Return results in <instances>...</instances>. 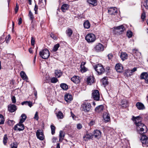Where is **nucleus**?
<instances>
[{"label":"nucleus","mask_w":148,"mask_h":148,"mask_svg":"<svg viewBox=\"0 0 148 148\" xmlns=\"http://www.w3.org/2000/svg\"><path fill=\"white\" fill-rule=\"evenodd\" d=\"M21 116L22 118L20 119L19 122L21 123H23L26 119L27 116L25 114H22Z\"/></svg>","instance_id":"nucleus-31"},{"label":"nucleus","mask_w":148,"mask_h":148,"mask_svg":"<svg viewBox=\"0 0 148 148\" xmlns=\"http://www.w3.org/2000/svg\"><path fill=\"white\" fill-rule=\"evenodd\" d=\"M114 29L118 30L117 31L120 34H122L125 30V28L123 25L114 27Z\"/></svg>","instance_id":"nucleus-12"},{"label":"nucleus","mask_w":148,"mask_h":148,"mask_svg":"<svg viewBox=\"0 0 148 148\" xmlns=\"http://www.w3.org/2000/svg\"><path fill=\"white\" fill-rule=\"evenodd\" d=\"M145 13L144 11L141 15V18L143 21H144L145 18Z\"/></svg>","instance_id":"nucleus-49"},{"label":"nucleus","mask_w":148,"mask_h":148,"mask_svg":"<svg viewBox=\"0 0 148 148\" xmlns=\"http://www.w3.org/2000/svg\"><path fill=\"white\" fill-rule=\"evenodd\" d=\"M38 9V8L36 5H35V7L34 8V10L35 11V14H37V11Z\"/></svg>","instance_id":"nucleus-58"},{"label":"nucleus","mask_w":148,"mask_h":148,"mask_svg":"<svg viewBox=\"0 0 148 148\" xmlns=\"http://www.w3.org/2000/svg\"><path fill=\"white\" fill-rule=\"evenodd\" d=\"M84 27L85 28L88 29L90 27V24L88 21H86L84 22Z\"/></svg>","instance_id":"nucleus-29"},{"label":"nucleus","mask_w":148,"mask_h":148,"mask_svg":"<svg viewBox=\"0 0 148 148\" xmlns=\"http://www.w3.org/2000/svg\"><path fill=\"white\" fill-rule=\"evenodd\" d=\"M93 135L95 138H99L101 136V132L99 130H95Z\"/></svg>","instance_id":"nucleus-18"},{"label":"nucleus","mask_w":148,"mask_h":148,"mask_svg":"<svg viewBox=\"0 0 148 148\" xmlns=\"http://www.w3.org/2000/svg\"><path fill=\"white\" fill-rule=\"evenodd\" d=\"M23 123H21L20 122L19 123L15 125L13 129L15 131H21L23 130L24 129V125L22 124Z\"/></svg>","instance_id":"nucleus-7"},{"label":"nucleus","mask_w":148,"mask_h":148,"mask_svg":"<svg viewBox=\"0 0 148 148\" xmlns=\"http://www.w3.org/2000/svg\"><path fill=\"white\" fill-rule=\"evenodd\" d=\"M71 80L75 84H78L80 82V79L79 76H74L71 78Z\"/></svg>","instance_id":"nucleus-16"},{"label":"nucleus","mask_w":148,"mask_h":148,"mask_svg":"<svg viewBox=\"0 0 148 148\" xmlns=\"http://www.w3.org/2000/svg\"><path fill=\"white\" fill-rule=\"evenodd\" d=\"M22 23V18H20L19 19L18 25H20Z\"/></svg>","instance_id":"nucleus-63"},{"label":"nucleus","mask_w":148,"mask_h":148,"mask_svg":"<svg viewBox=\"0 0 148 148\" xmlns=\"http://www.w3.org/2000/svg\"><path fill=\"white\" fill-rule=\"evenodd\" d=\"M18 145V144L16 142H14L12 143L11 144V148H17Z\"/></svg>","instance_id":"nucleus-36"},{"label":"nucleus","mask_w":148,"mask_h":148,"mask_svg":"<svg viewBox=\"0 0 148 148\" xmlns=\"http://www.w3.org/2000/svg\"><path fill=\"white\" fill-rule=\"evenodd\" d=\"M141 79H144L145 82L148 84V74L147 72L142 73L140 75Z\"/></svg>","instance_id":"nucleus-11"},{"label":"nucleus","mask_w":148,"mask_h":148,"mask_svg":"<svg viewBox=\"0 0 148 148\" xmlns=\"http://www.w3.org/2000/svg\"><path fill=\"white\" fill-rule=\"evenodd\" d=\"M16 109V106L14 105L10 104L8 106V110L11 112H14Z\"/></svg>","instance_id":"nucleus-13"},{"label":"nucleus","mask_w":148,"mask_h":148,"mask_svg":"<svg viewBox=\"0 0 148 148\" xmlns=\"http://www.w3.org/2000/svg\"><path fill=\"white\" fill-rule=\"evenodd\" d=\"M144 5L146 9L148 8V0H145V4Z\"/></svg>","instance_id":"nucleus-52"},{"label":"nucleus","mask_w":148,"mask_h":148,"mask_svg":"<svg viewBox=\"0 0 148 148\" xmlns=\"http://www.w3.org/2000/svg\"><path fill=\"white\" fill-rule=\"evenodd\" d=\"M61 87L64 90H67L68 88V86L65 84L62 83L60 84Z\"/></svg>","instance_id":"nucleus-33"},{"label":"nucleus","mask_w":148,"mask_h":148,"mask_svg":"<svg viewBox=\"0 0 148 148\" xmlns=\"http://www.w3.org/2000/svg\"><path fill=\"white\" fill-rule=\"evenodd\" d=\"M35 41L34 38L33 37H32L31 40V43L32 45H34L35 44Z\"/></svg>","instance_id":"nucleus-53"},{"label":"nucleus","mask_w":148,"mask_h":148,"mask_svg":"<svg viewBox=\"0 0 148 148\" xmlns=\"http://www.w3.org/2000/svg\"><path fill=\"white\" fill-rule=\"evenodd\" d=\"M143 147L148 146V138L145 135H143L140 139Z\"/></svg>","instance_id":"nucleus-6"},{"label":"nucleus","mask_w":148,"mask_h":148,"mask_svg":"<svg viewBox=\"0 0 148 148\" xmlns=\"http://www.w3.org/2000/svg\"><path fill=\"white\" fill-rule=\"evenodd\" d=\"M136 106L138 109L139 110H143L145 108L144 105L140 102H137L136 103Z\"/></svg>","instance_id":"nucleus-25"},{"label":"nucleus","mask_w":148,"mask_h":148,"mask_svg":"<svg viewBox=\"0 0 148 148\" xmlns=\"http://www.w3.org/2000/svg\"><path fill=\"white\" fill-rule=\"evenodd\" d=\"M126 73L127 75L128 76H130L133 74V73L131 72L130 70H127L126 72Z\"/></svg>","instance_id":"nucleus-43"},{"label":"nucleus","mask_w":148,"mask_h":148,"mask_svg":"<svg viewBox=\"0 0 148 148\" xmlns=\"http://www.w3.org/2000/svg\"><path fill=\"white\" fill-rule=\"evenodd\" d=\"M97 4V0H93V6H95Z\"/></svg>","instance_id":"nucleus-60"},{"label":"nucleus","mask_w":148,"mask_h":148,"mask_svg":"<svg viewBox=\"0 0 148 148\" xmlns=\"http://www.w3.org/2000/svg\"><path fill=\"white\" fill-rule=\"evenodd\" d=\"M104 109L103 106L101 105L96 107L95 109V111L97 113H99L102 112Z\"/></svg>","instance_id":"nucleus-19"},{"label":"nucleus","mask_w":148,"mask_h":148,"mask_svg":"<svg viewBox=\"0 0 148 148\" xmlns=\"http://www.w3.org/2000/svg\"><path fill=\"white\" fill-rule=\"evenodd\" d=\"M8 138L7 137V135L6 134L5 135L3 138V142L4 145H5L7 143Z\"/></svg>","instance_id":"nucleus-37"},{"label":"nucleus","mask_w":148,"mask_h":148,"mask_svg":"<svg viewBox=\"0 0 148 148\" xmlns=\"http://www.w3.org/2000/svg\"><path fill=\"white\" fill-rule=\"evenodd\" d=\"M8 124L10 126H12L14 124V122L13 120H9L8 121Z\"/></svg>","instance_id":"nucleus-47"},{"label":"nucleus","mask_w":148,"mask_h":148,"mask_svg":"<svg viewBox=\"0 0 148 148\" xmlns=\"http://www.w3.org/2000/svg\"><path fill=\"white\" fill-rule=\"evenodd\" d=\"M95 70L99 74H101L105 72V69L103 66L101 64H98L94 67Z\"/></svg>","instance_id":"nucleus-4"},{"label":"nucleus","mask_w":148,"mask_h":148,"mask_svg":"<svg viewBox=\"0 0 148 148\" xmlns=\"http://www.w3.org/2000/svg\"><path fill=\"white\" fill-rule=\"evenodd\" d=\"M11 38L10 35H8L5 38V41L6 43H8L10 40Z\"/></svg>","instance_id":"nucleus-50"},{"label":"nucleus","mask_w":148,"mask_h":148,"mask_svg":"<svg viewBox=\"0 0 148 148\" xmlns=\"http://www.w3.org/2000/svg\"><path fill=\"white\" fill-rule=\"evenodd\" d=\"M64 99L65 101L68 102H70L73 99L72 96L69 93L66 94L64 97Z\"/></svg>","instance_id":"nucleus-14"},{"label":"nucleus","mask_w":148,"mask_h":148,"mask_svg":"<svg viewBox=\"0 0 148 148\" xmlns=\"http://www.w3.org/2000/svg\"><path fill=\"white\" fill-rule=\"evenodd\" d=\"M91 138V135L89 134H86L85 136H84V138L85 140H87L88 139H89Z\"/></svg>","instance_id":"nucleus-46"},{"label":"nucleus","mask_w":148,"mask_h":148,"mask_svg":"<svg viewBox=\"0 0 148 148\" xmlns=\"http://www.w3.org/2000/svg\"><path fill=\"white\" fill-rule=\"evenodd\" d=\"M69 5L67 4H63L61 7V9L63 12H65L68 9Z\"/></svg>","instance_id":"nucleus-22"},{"label":"nucleus","mask_w":148,"mask_h":148,"mask_svg":"<svg viewBox=\"0 0 148 148\" xmlns=\"http://www.w3.org/2000/svg\"><path fill=\"white\" fill-rule=\"evenodd\" d=\"M95 49L96 51L99 52L104 50V46L101 44L99 43L95 47Z\"/></svg>","instance_id":"nucleus-10"},{"label":"nucleus","mask_w":148,"mask_h":148,"mask_svg":"<svg viewBox=\"0 0 148 148\" xmlns=\"http://www.w3.org/2000/svg\"><path fill=\"white\" fill-rule=\"evenodd\" d=\"M56 114L58 119H62L64 116L63 114L60 111H58L57 113H56Z\"/></svg>","instance_id":"nucleus-27"},{"label":"nucleus","mask_w":148,"mask_h":148,"mask_svg":"<svg viewBox=\"0 0 148 148\" xmlns=\"http://www.w3.org/2000/svg\"><path fill=\"white\" fill-rule=\"evenodd\" d=\"M100 94L99 91L95 90L93 91V98L95 100L99 101V99Z\"/></svg>","instance_id":"nucleus-8"},{"label":"nucleus","mask_w":148,"mask_h":148,"mask_svg":"<svg viewBox=\"0 0 148 148\" xmlns=\"http://www.w3.org/2000/svg\"><path fill=\"white\" fill-rule=\"evenodd\" d=\"M87 2L89 4H92V0H87Z\"/></svg>","instance_id":"nucleus-64"},{"label":"nucleus","mask_w":148,"mask_h":148,"mask_svg":"<svg viewBox=\"0 0 148 148\" xmlns=\"http://www.w3.org/2000/svg\"><path fill=\"white\" fill-rule=\"evenodd\" d=\"M91 76H90L89 77H88L87 78V82L88 84L91 85V83L90 82V81L91 79Z\"/></svg>","instance_id":"nucleus-44"},{"label":"nucleus","mask_w":148,"mask_h":148,"mask_svg":"<svg viewBox=\"0 0 148 148\" xmlns=\"http://www.w3.org/2000/svg\"><path fill=\"white\" fill-rule=\"evenodd\" d=\"M113 55L112 54H109L108 55V58L109 59H111Z\"/></svg>","instance_id":"nucleus-61"},{"label":"nucleus","mask_w":148,"mask_h":148,"mask_svg":"<svg viewBox=\"0 0 148 148\" xmlns=\"http://www.w3.org/2000/svg\"><path fill=\"white\" fill-rule=\"evenodd\" d=\"M59 47L60 44L59 43H57L54 46L52 49L53 51L54 52L56 51Z\"/></svg>","instance_id":"nucleus-35"},{"label":"nucleus","mask_w":148,"mask_h":148,"mask_svg":"<svg viewBox=\"0 0 148 148\" xmlns=\"http://www.w3.org/2000/svg\"><path fill=\"white\" fill-rule=\"evenodd\" d=\"M19 6L17 3L16 4V7L15 9V13H16L18 11V9Z\"/></svg>","instance_id":"nucleus-55"},{"label":"nucleus","mask_w":148,"mask_h":148,"mask_svg":"<svg viewBox=\"0 0 148 148\" xmlns=\"http://www.w3.org/2000/svg\"><path fill=\"white\" fill-rule=\"evenodd\" d=\"M137 70V68L136 67H134L132 70H130L131 72H132L133 73L134 72H135Z\"/></svg>","instance_id":"nucleus-62"},{"label":"nucleus","mask_w":148,"mask_h":148,"mask_svg":"<svg viewBox=\"0 0 148 148\" xmlns=\"http://www.w3.org/2000/svg\"><path fill=\"white\" fill-rule=\"evenodd\" d=\"M28 16L29 18L32 21V22L34 17L32 13L30 10L29 11Z\"/></svg>","instance_id":"nucleus-32"},{"label":"nucleus","mask_w":148,"mask_h":148,"mask_svg":"<svg viewBox=\"0 0 148 148\" xmlns=\"http://www.w3.org/2000/svg\"><path fill=\"white\" fill-rule=\"evenodd\" d=\"M34 118L36 119V120H38L39 119V117L38 115V112H36L34 115Z\"/></svg>","instance_id":"nucleus-51"},{"label":"nucleus","mask_w":148,"mask_h":148,"mask_svg":"<svg viewBox=\"0 0 148 148\" xmlns=\"http://www.w3.org/2000/svg\"><path fill=\"white\" fill-rule=\"evenodd\" d=\"M115 69L116 71L119 72H121L123 70V67L122 65L119 63L116 64L115 66Z\"/></svg>","instance_id":"nucleus-15"},{"label":"nucleus","mask_w":148,"mask_h":148,"mask_svg":"<svg viewBox=\"0 0 148 148\" xmlns=\"http://www.w3.org/2000/svg\"><path fill=\"white\" fill-rule=\"evenodd\" d=\"M73 31L70 28H68L66 31V33L69 37H71L73 34Z\"/></svg>","instance_id":"nucleus-28"},{"label":"nucleus","mask_w":148,"mask_h":148,"mask_svg":"<svg viewBox=\"0 0 148 148\" xmlns=\"http://www.w3.org/2000/svg\"><path fill=\"white\" fill-rule=\"evenodd\" d=\"M101 82L103 85H106L108 84L107 77H103L101 80Z\"/></svg>","instance_id":"nucleus-34"},{"label":"nucleus","mask_w":148,"mask_h":148,"mask_svg":"<svg viewBox=\"0 0 148 148\" xmlns=\"http://www.w3.org/2000/svg\"><path fill=\"white\" fill-rule=\"evenodd\" d=\"M21 104L23 105L24 104L27 105L29 107H31L32 105V103L30 101H24L21 103Z\"/></svg>","instance_id":"nucleus-30"},{"label":"nucleus","mask_w":148,"mask_h":148,"mask_svg":"<svg viewBox=\"0 0 148 148\" xmlns=\"http://www.w3.org/2000/svg\"><path fill=\"white\" fill-rule=\"evenodd\" d=\"M50 127L51 129V133L52 135H53L55 133V127L53 125H51Z\"/></svg>","instance_id":"nucleus-39"},{"label":"nucleus","mask_w":148,"mask_h":148,"mask_svg":"<svg viewBox=\"0 0 148 148\" xmlns=\"http://www.w3.org/2000/svg\"><path fill=\"white\" fill-rule=\"evenodd\" d=\"M58 81V79L56 78L53 77L51 79V82L52 83H56Z\"/></svg>","instance_id":"nucleus-48"},{"label":"nucleus","mask_w":148,"mask_h":148,"mask_svg":"<svg viewBox=\"0 0 148 148\" xmlns=\"http://www.w3.org/2000/svg\"><path fill=\"white\" fill-rule=\"evenodd\" d=\"M85 39L88 42H92V37L91 34H88L85 37Z\"/></svg>","instance_id":"nucleus-21"},{"label":"nucleus","mask_w":148,"mask_h":148,"mask_svg":"<svg viewBox=\"0 0 148 148\" xmlns=\"http://www.w3.org/2000/svg\"><path fill=\"white\" fill-rule=\"evenodd\" d=\"M134 123L136 126V129L138 132L141 135L147 131V128L145 125L140 122V120L138 117H133Z\"/></svg>","instance_id":"nucleus-1"},{"label":"nucleus","mask_w":148,"mask_h":148,"mask_svg":"<svg viewBox=\"0 0 148 148\" xmlns=\"http://www.w3.org/2000/svg\"><path fill=\"white\" fill-rule=\"evenodd\" d=\"M82 127V125L80 124H78L77 125V128L78 129H80Z\"/></svg>","instance_id":"nucleus-57"},{"label":"nucleus","mask_w":148,"mask_h":148,"mask_svg":"<svg viewBox=\"0 0 148 148\" xmlns=\"http://www.w3.org/2000/svg\"><path fill=\"white\" fill-rule=\"evenodd\" d=\"M81 69L80 71L84 73L86 72L87 70V69L84 66H81Z\"/></svg>","instance_id":"nucleus-42"},{"label":"nucleus","mask_w":148,"mask_h":148,"mask_svg":"<svg viewBox=\"0 0 148 148\" xmlns=\"http://www.w3.org/2000/svg\"><path fill=\"white\" fill-rule=\"evenodd\" d=\"M36 135L37 138L41 140H43L44 139L43 132L41 130L38 129L37 130Z\"/></svg>","instance_id":"nucleus-5"},{"label":"nucleus","mask_w":148,"mask_h":148,"mask_svg":"<svg viewBox=\"0 0 148 148\" xmlns=\"http://www.w3.org/2000/svg\"><path fill=\"white\" fill-rule=\"evenodd\" d=\"M120 57L123 61L127 59L128 58L127 54L124 52H121L120 55Z\"/></svg>","instance_id":"nucleus-24"},{"label":"nucleus","mask_w":148,"mask_h":148,"mask_svg":"<svg viewBox=\"0 0 148 148\" xmlns=\"http://www.w3.org/2000/svg\"><path fill=\"white\" fill-rule=\"evenodd\" d=\"M20 75L23 79L27 81L28 79V77L24 71H21L20 73Z\"/></svg>","instance_id":"nucleus-17"},{"label":"nucleus","mask_w":148,"mask_h":148,"mask_svg":"<svg viewBox=\"0 0 148 148\" xmlns=\"http://www.w3.org/2000/svg\"><path fill=\"white\" fill-rule=\"evenodd\" d=\"M4 121L5 119L3 116L1 114H0V124H3Z\"/></svg>","instance_id":"nucleus-38"},{"label":"nucleus","mask_w":148,"mask_h":148,"mask_svg":"<svg viewBox=\"0 0 148 148\" xmlns=\"http://www.w3.org/2000/svg\"><path fill=\"white\" fill-rule=\"evenodd\" d=\"M91 108L90 104L88 102L84 103L82 105L81 110L85 112H87L89 111Z\"/></svg>","instance_id":"nucleus-3"},{"label":"nucleus","mask_w":148,"mask_h":148,"mask_svg":"<svg viewBox=\"0 0 148 148\" xmlns=\"http://www.w3.org/2000/svg\"><path fill=\"white\" fill-rule=\"evenodd\" d=\"M50 36L54 40H56L57 38L53 34L51 33L50 34Z\"/></svg>","instance_id":"nucleus-54"},{"label":"nucleus","mask_w":148,"mask_h":148,"mask_svg":"<svg viewBox=\"0 0 148 148\" xmlns=\"http://www.w3.org/2000/svg\"><path fill=\"white\" fill-rule=\"evenodd\" d=\"M127 34L128 37L130 38L132 37V33L131 31H129L127 32Z\"/></svg>","instance_id":"nucleus-45"},{"label":"nucleus","mask_w":148,"mask_h":148,"mask_svg":"<svg viewBox=\"0 0 148 148\" xmlns=\"http://www.w3.org/2000/svg\"><path fill=\"white\" fill-rule=\"evenodd\" d=\"M55 73L56 77L57 78L60 77L62 74V73L61 71L58 70H55Z\"/></svg>","instance_id":"nucleus-26"},{"label":"nucleus","mask_w":148,"mask_h":148,"mask_svg":"<svg viewBox=\"0 0 148 148\" xmlns=\"http://www.w3.org/2000/svg\"><path fill=\"white\" fill-rule=\"evenodd\" d=\"M103 118L106 122H108L110 119V116L109 114L106 112L104 113Z\"/></svg>","instance_id":"nucleus-20"},{"label":"nucleus","mask_w":148,"mask_h":148,"mask_svg":"<svg viewBox=\"0 0 148 148\" xmlns=\"http://www.w3.org/2000/svg\"><path fill=\"white\" fill-rule=\"evenodd\" d=\"M133 53L135 54L137 56H139L140 55V53L137 50L134 49L133 50Z\"/></svg>","instance_id":"nucleus-41"},{"label":"nucleus","mask_w":148,"mask_h":148,"mask_svg":"<svg viewBox=\"0 0 148 148\" xmlns=\"http://www.w3.org/2000/svg\"><path fill=\"white\" fill-rule=\"evenodd\" d=\"M41 58L44 59H47L50 56V53L47 49L42 50L39 52Z\"/></svg>","instance_id":"nucleus-2"},{"label":"nucleus","mask_w":148,"mask_h":148,"mask_svg":"<svg viewBox=\"0 0 148 148\" xmlns=\"http://www.w3.org/2000/svg\"><path fill=\"white\" fill-rule=\"evenodd\" d=\"M12 103H15L16 102V99L15 97L14 96H13L12 97Z\"/></svg>","instance_id":"nucleus-56"},{"label":"nucleus","mask_w":148,"mask_h":148,"mask_svg":"<svg viewBox=\"0 0 148 148\" xmlns=\"http://www.w3.org/2000/svg\"><path fill=\"white\" fill-rule=\"evenodd\" d=\"M4 37V36H2L0 37V43H2L4 42V41H2L3 40Z\"/></svg>","instance_id":"nucleus-59"},{"label":"nucleus","mask_w":148,"mask_h":148,"mask_svg":"<svg viewBox=\"0 0 148 148\" xmlns=\"http://www.w3.org/2000/svg\"><path fill=\"white\" fill-rule=\"evenodd\" d=\"M133 53L135 54L137 56H139L140 55V53L137 50L134 49L133 50Z\"/></svg>","instance_id":"nucleus-40"},{"label":"nucleus","mask_w":148,"mask_h":148,"mask_svg":"<svg viewBox=\"0 0 148 148\" xmlns=\"http://www.w3.org/2000/svg\"><path fill=\"white\" fill-rule=\"evenodd\" d=\"M65 136V133L62 131H60L59 132V140L60 142H62L64 139Z\"/></svg>","instance_id":"nucleus-23"},{"label":"nucleus","mask_w":148,"mask_h":148,"mask_svg":"<svg viewBox=\"0 0 148 148\" xmlns=\"http://www.w3.org/2000/svg\"><path fill=\"white\" fill-rule=\"evenodd\" d=\"M108 13L111 15H115L117 12L116 8L115 7H112L109 8L108 10Z\"/></svg>","instance_id":"nucleus-9"}]
</instances>
